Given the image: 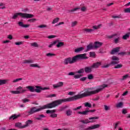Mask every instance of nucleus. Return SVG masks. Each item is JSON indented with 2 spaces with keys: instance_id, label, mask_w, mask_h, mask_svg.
Returning <instances> with one entry per match:
<instances>
[{
  "instance_id": "obj_1",
  "label": "nucleus",
  "mask_w": 130,
  "mask_h": 130,
  "mask_svg": "<svg viewBox=\"0 0 130 130\" xmlns=\"http://www.w3.org/2000/svg\"><path fill=\"white\" fill-rule=\"evenodd\" d=\"M84 98V92L82 94L75 95L74 96L70 97L69 98L57 100L46 105H44L43 107H41L39 109H37L36 107H32L30 109L29 111L27 112V113L28 115H31V114H34V113L39 112V111H41V110H43V109L54 108V107H56V106L60 105V104L63 103V102H71L72 101H76V100L82 99V98Z\"/></svg>"
},
{
  "instance_id": "obj_2",
  "label": "nucleus",
  "mask_w": 130,
  "mask_h": 130,
  "mask_svg": "<svg viewBox=\"0 0 130 130\" xmlns=\"http://www.w3.org/2000/svg\"><path fill=\"white\" fill-rule=\"evenodd\" d=\"M18 16H20V17L23 19H32V18H34V15L33 14L18 12L15 13L12 16V19L16 20Z\"/></svg>"
},
{
  "instance_id": "obj_3",
  "label": "nucleus",
  "mask_w": 130,
  "mask_h": 130,
  "mask_svg": "<svg viewBox=\"0 0 130 130\" xmlns=\"http://www.w3.org/2000/svg\"><path fill=\"white\" fill-rule=\"evenodd\" d=\"M75 62H76L75 56L67 58L63 61V63L65 65H68L69 63L70 64H72V63H75Z\"/></svg>"
},
{
  "instance_id": "obj_4",
  "label": "nucleus",
  "mask_w": 130,
  "mask_h": 130,
  "mask_svg": "<svg viewBox=\"0 0 130 130\" xmlns=\"http://www.w3.org/2000/svg\"><path fill=\"white\" fill-rule=\"evenodd\" d=\"M74 58H75V61H78V60H80V59H87L88 57L86 56V54H78L74 56Z\"/></svg>"
},
{
  "instance_id": "obj_5",
  "label": "nucleus",
  "mask_w": 130,
  "mask_h": 130,
  "mask_svg": "<svg viewBox=\"0 0 130 130\" xmlns=\"http://www.w3.org/2000/svg\"><path fill=\"white\" fill-rule=\"evenodd\" d=\"M96 110H85L82 112H77L78 114H80L81 115H88L89 112H95Z\"/></svg>"
},
{
  "instance_id": "obj_6",
  "label": "nucleus",
  "mask_w": 130,
  "mask_h": 130,
  "mask_svg": "<svg viewBox=\"0 0 130 130\" xmlns=\"http://www.w3.org/2000/svg\"><path fill=\"white\" fill-rule=\"evenodd\" d=\"M62 86H63V82H59L57 84L53 85L54 89H58V88H61Z\"/></svg>"
},
{
  "instance_id": "obj_7",
  "label": "nucleus",
  "mask_w": 130,
  "mask_h": 130,
  "mask_svg": "<svg viewBox=\"0 0 130 130\" xmlns=\"http://www.w3.org/2000/svg\"><path fill=\"white\" fill-rule=\"evenodd\" d=\"M99 127H100V124H97L89 126L88 128H86L84 129V130L95 129L96 128H99Z\"/></svg>"
},
{
  "instance_id": "obj_8",
  "label": "nucleus",
  "mask_w": 130,
  "mask_h": 130,
  "mask_svg": "<svg viewBox=\"0 0 130 130\" xmlns=\"http://www.w3.org/2000/svg\"><path fill=\"white\" fill-rule=\"evenodd\" d=\"M101 64H102L101 62H96L93 63L91 66L92 69H98Z\"/></svg>"
},
{
  "instance_id": "obj_9",
  "label": "nucleus",
  "mask_w": 130,
  "mask_h": 130,
  "mask_svg": "<svg viewBox=\"0 0 130 130\" xmlns=\"http://www.w3.org/2000/svg\"><path fill=\"white\" fill-rule=\"evenodd\" d=\"M18 24L19 27H21L22 28H28L30 27V24H24V22L22 21L18 22Z\"/></svg>"
},
{
  "instance_id": "obj_10",
  "label": "nucleus",
  "mask_w": 130,
  "mask_h": 130,
  "mask_svg": "<svg viewBox=\"0 0 130 130\" xmlns=\"http://www.w3.org/2000/svg\"><path fill=\"white\" fill-rule=\"evenodd\" d=\"M102 44H103V43L100 42H95L93 45V47L95 49H97V48H99V47L102 46Z\"/></svg>"
},
{
  "instance_id": "obj_11",
  "label": "nucleus",
  "mask_w": 130,
  "mask_h": 130,
  "mask_svg": "<svg viewBox=\"0 0 130 130\" xmlns=\"http://www.w3.org/2000/svg\"><path fill=\"white\" fill-rule=\"evenodd\" d=\"M120 51V47H116L113 48L111 52V54H114L117 52H119Z\"/></svg>"
},
{
  "instance_id": "obj_12",
  "label": "nucleus",
  "mask_w": 130,
  "mask_h": 130,
  "mask_svg": "<svg viewBox=\"0 0 130 130\" xmlns=\"http://www.w3.org/2000/svg\"><path fill=\"white\" fill-rule=\"evenodd\" d=\"M92 69H93V68H92V66L86 67L85 68L84 71H85V73L88 74V73H91V72H92Z\"/></svg>"
},
{
  "instance_id": "obj_13",
  "label": "nucleus",
  "mask_w": 130,
  "mask_h": 130,
  "mask_svg": "<svg viewBox=\"0 0 130 130\" xmlns=\"http://www.w3.org/2000/svg\"><path fill=\"white\" fill-rule=\"evenodd\" d=\"M94 31L93 29L84 28L83 29V33H92Z\"/></svg>"
},
{
  "instance_id": "obj_14",
  "label": "nucleus",
  "mask_w": 130,
  "mask_h": 130,
  "mask_svg": "<svg viewBox=\"0 0 130 130\" xmlns=\"http://www.w3.org/2000/svg\"><path fill=\"white\" fill-rule=\"evenodd\" d=\"M32 122H33V121H32L31 120H28L26 121L25 122V124L23 125V127H24V128H25V127L29 126V125H30V124H31V123Z\"/></svg>"
},
{
  "instance_id": "obj_15",
  "label": "nucleus",
  "mask_w": 130,
  "mask_h": 130,
  "mask_svg": "<svg viewBox=\"0 0 130 130\" xmlns=\"http://www.w3.org/2000/svg\"><path fill=\"white\" fill-rule=\"evenodd\" d=\"M80 122H82V123H84V124H87V123H90L91 122H95V120H92L91 121H90L88 119L86 120H82L81 121H80Z\"/></svg>"
},
{
  "instance_id": "obj_16",
  "label": "nucleus",
  "mask_w": 130,
  "mask_h": 130,
  "mask_svg": "<svg viewBox=\"0 0 130 130\" xmlns=\"http://www.w3.org/2000/svg\"><path fill=\"white\" fill-rule=\"evenodd\" d=\"M26 89H28L30 92H35V87L32 86H27L26 87Z\"/></svg>"
},
{
  "instance_id": "obj_17",
  "label": "nucleus",
  "mask_w": 130,
  "mask_h": 130,
  "mask_svg": "<svg viewBox=\"0 0 130 130\" xmlns=\"http://www.w3.org/2000/svg\"><path fill=\"white\" fill-rule=\"evenodd\" d=\"M36 87L37 88L35 89V92H36L37 93H40L42 90V87L39 86H36Z\"/></svg>"
},
{
  "instance_id": "obj_18",
  "label": "nucleus",
  "mask_w": 130,
  "mask_h": 130,
  "mask_svg": "<svg viewBox=\"0 0 130 130\" xmlns=\"http://www.w3.org/2000/svg\"><path fill=\"white\" fill-rule=\"evenodd\" d=\"M66 114L67 116H71L73 114V111L71 109H68L66 111Z\"/></svg>"
},
{
  "instance_id": "obj_19",
  "label": "nucleus",
  "mask_w": 130,
  "mask_h": 130,
  "mask_svg": "<svg viewBox=\"0 0 130 130\" xmlns=\"http://www.w3.org/2000/svg\"><path fill=\"white\" fill-rule=\"evenodd\" d=\"M15 126L16 127H19V128H25V127H24V125L22 126V123L20 122L15 123Z\"/></svg>"
},
{
  "instance_id": "obj_20",
  "label": "nucleus",
  "mask_w": 130,
  "mask_h": 130,
  "mask_svg": "<svg viewBox=\"0 0 130 130\" xmlns=\"http://www.w3.org/2000/svg\"><path fill=\"white\" fill-rule=\"evenodd\" d=\"M57 43L58 44L56 45V47H58V48H59V47H61V46H63V45H64V43L62 42H59V41H58Z\"/></svg>"
},
{
  "instance_id": "obj_21",
  "label": "nucleus",
  "mask_w": 130,
  "mask_h": 130,
  "mask_svg": "<svg viewBox=\"0 0 130 130\" xmlns=\"http://www.w3.org/2000/svg\"><path fill=\"white\" fill-rule=\"evenodd\" d=\"M129 35L130 32L126 34L125 35L123 36L122 39H123V40H126V39L129 38Z\"/></svg>"
},
{
  "instance_id": "obj_22",
  "label": "nucleus",
  "mask_w": 130,
  "mask_h": 130,
  "mask_svg": "<svg viewBox=\"0 0 130 130\" xmlns=\"http://www.w3.org/2000/svg\"><path fill=\"white\" fill-rule=\"evenodd\" d=\"M94 48V45H92V44H89L87 46V49L86 50V52L90 49H93Z\"/></svg>"
},
{
  "instance_id": "obj_23",
  "label": "nucleus",
  "mask_w": 130,
  "mask_h": 130,
  "mask_svg": "<svg viewBox=\"0 0 130 130\" xmlns=\"http://www.w3.org/2000/svg\"><path fill=\"white\" fill-rule=\"evenodd\" d=\"M33 62H34V60L32 59H27L23 61V63H33Z\"/></svg>"
},
{
  "instance_id": "obj_24",
  "label": "nucleus",
  "mask_w": 130,
  "mask_h": 130,
  "mask_svg": "<svg viewBox=\"0 0 130 130\" xmlns=\"http://www.w3.org/2000/svg\"><path fill=\"white\" fill-rule=\"evenodd\" d=\"M20 116V115H16V114H14L12 116H11L10 118H9V119L11 120V119H16V118H18V117H19Z\"/></svg>"
},
{
  "instance_id": "obj_25",
  "label": "nucleus",
  "mask_w": 130,
  "mask_h": 130,
  "mask_svg": "<svg viewBox=\"0 0 130 130\" xmlns=\"http://www.w3.org/2000/svg\"><path fill=\"white\" fill-rule=\"evenodd\" d=\"M55 112H56V110H48L46 111V113H47V114L51 113V114L55 113Z\"/></svg>"
},
{
  "instance_id": "obj_26",
  "label": "nucleus",
  "mask_w": 130,
  "mask_h": 130,
  "mask_svg": "<svg viewBox=\"0 0 130 130\" xmlns=\"http://www.w3.org/2000/svg\"><path fill=\"white\" fill-rule=\"evenodd\" d=\"M101 26H102V24H99L98 25H93L92 26L93 29L94 30H98V29H100L101 28Z\"/></svg>"
},
{
  "instance_id": "obj_27",
  "label": "nucleus",
  "mask_w": 130,
  "mask_h": 130,
  "mask_svg": "<svg viewBox=\"0 0 130 130\" xmlns=\"http://www.w3.org/2000/svg\"><path fill=\"white\" fill-rule=\"evenodd\" d=\"M77 25H78V21H74L71 22V27L72 28H74V27H75Z\"/></svg>"
},
{
  "instance_id": "obj_28",
  "label": "nucleus",
  "mask_w": 130,
  "mask_h": 130,
  "mask_svg": "<svg viewBox=\"0 0 130 130\" xmlns=\"http://www.w3.org/2000/svg\"><path fill=\"white\" fill-rule=\"evenodd\" d=\"M122 106H123V103L120 102L116 105V107H117V108H121Z\"/></svg>"
},
{
  "instance_id": "obj_29",
  "label": "nucleus",
  "mask_w": 130,
  "mask_h": 130,
  "mask_svg": "<svg viewBox=\"0 0 130 130\" xmlns=\"http://www.w3.org/2000/svg\"><path fill=\"white\" fill-rule=\"evenodd\" d=\"M29 67L31 68H38V69H40V66H38V64L35 63V64H30Z\"/></svg>"
},
{
  "instance_id": "obj_30",
  "label": "nucleus",
  "mask_w": 130,
  "mask_h": 130,
  "mask_svg": "<svg viewBox=\"0 0 130 130\" xmlns=\"http://www.w3.org/2000/svg\"><path fill=\"white\" fill-rule=\"evenodd\" d=\"M8 80L6 79L4 80H0V85H5V84H7Z\"/></svg>"
},
{
  "instance_id": "obj_31",
  "label": "nucleus",
  "mask_w": 130,
  "mask_h": 130,
  "mask_svg": "<svg viewBox=\"0 0 130 130\" xmlns=\"http://www.w3.org/2000/svg\"><path fill=\"white\" fill-rule=\"evenodd\" d=\"M57 42H58V40H56V41H54L53 43H52L49 45L48 47L49 48H51V47H52V46H53V45H55V44H56V43H57Z\"/></svg>"
},
{
  "instance_id": "obj_32",
  "label": "nucleus",
  "mask_w": 130,
  "mask_h": 130,
  "mask_svg": "<svg viewBox=\"0 0 130 130\" xmlns=\"http://www.w3.org/2000/svg\"><path fill=\"white\" fill-rule=\"evenodd\" d=\"M39 117H37L35 118V119H37V120H41V119H42V118H44L45 117V116L44 115H39Z\"/></svg>"
},
{
  "instance_id": "obj_33",
  "label": "nucleus",
  "mask_w": 130,
  "mask_h": 130,
  "mask_svg": "<svg viewBox=\"0 0 130 130\" xmlns=\"http://www.w3.org/2000/svg\"><path fill=\"white\" fill-rule=\"evenodd\" d=\"M58 21H59V18L56 17L53 20L52 24H55V23H57Z\"/></svg>"
},
{
  "instance_id": "obj_34",
  "label": "nucleus",
  "mask_w": 130,
  "mask_h": 130,
  "mask_svg": "<svg viewBox=\"0 0 130 130\" xmlns=\"http://www.w3.org/2000/svg\"><path fill=\"white\" fill-rule=\"evenodd\" d=\"M127 78H129V74H126L122 77V78L121 79V81H123L124 80H126Z\"/></svg>"
},
{
  "instance_id": "obj_35",
  "label": "nucleus",
  "mask_w": 130,
  "mask_h": 130,
  "mask_svg": "<svg viewBox=\"0 0 130 130\" xmlns=\"http://www.w3.org/2000/svg\"><path fill=\"white\" fill-rule=\"evenodd\" d=\"M84 47H80L75 50V52H80V51H82L83 50Z\"/></svg>"
},
{
  "instance_id": "obj_36",
  "label": "nucleus",
  "mask_w": 130,
  "mask_h": 130,
  "mask_svg": "<svg viewBox=\"0 0 130 130\" xmlns=\"http://www.w3.org/2000/svg\"><path fill=\"white\" fill-rule=\"evenodd\" d=\"M46 55V56H48V57H52V56H55V54L48 53H47Z\"/></svg>"
},
{
  "instance_id": "obj_37",
  "label": "nucleus",
  "mask_w": 130,
  "mask_h": 130,
  "mask_svg": "<svg viewBox=\"0 0 130 130\" xmlns=\"http://www.w3.org/2000/svg\"><path fill=\"white\" fill-rule=\"evenodd\" d=\"M78 10H80V8H75L71 10H69L68 13H72L73 12H76V11H78Z\"/></svg>"
},
{
  "instance_id": "obj_38",
  "label": "nucleus",
  "mask_w": 130,
  "mask_h": 130,
  "mask_svg": "<svg viewBox=\"0 0 130 130\" xmlns=\"http://www.w3.org/2000/svg\"><path fill=\"white\" fill-rule=\"evenodd\" d=\"M84 106L85 107H89V108H91V107H92V105L89 103L86 102L84 103Z\"/></svg>"
},
{
  "instance_id": "obj_39",
  "label": "nucleus",
  "mask_w": 130,
  "mask_h": 130,
  "mask_svg": "<svg viewBox=\"0 0 130 130\" xmlns=\"http://www.w3.org/2000/svg\"><path fill=\"white\" fill-rule=\"evenodd\" d=\"M77 74H83V73H85V69H81L77 71Z\"/></svg>"
},
{
  "instance_id": "obj_40",
  "label": "nucleus",
  "mask_w": 130,
  "mask_h": 130,
  "mask_svg": "<svg viewBox=\"0 0 130 130\" xmlns=\"http://www.w3.org/2000/svg\"><path fill=\"white\" fill-rule=\"evenodd\" d=\"M30 45L34 47H39L38 44L37 42L31 43H30Z\"/></svg>"
},
{
  "instance_id": "obj_41",
  "label": "nucleus",
  "mask_w": 130,
  "mask_h": 130,
  "mask_svg": "<svg viewBox=\"0 0 130 130\" xmlns=\"http://www.w3.org/2000/svg\"><path fill=\"white\" fill-rule=\"evenodd\" d=\"M36 21H37V19H36V18H32L30 19H28L27 20V22H29V23H34V22H36Z\"/></svg>"
},
{
  "instance_id": "obj_42",
  "label": "nucleus",
  "mask_w": 130,
  "mask_h": 130,
  "mask_svg": "<svg viewBox=\"0 0 130 130\" xmlns=\"http://www.w3.org/2000/svg\"><path fill=\"white\" fill-rule=\"evenodd\" d=\"M12 94H20V93H21V92L20 91L18 90H11L10 91Z\"/></svg>"
},
{
  "instance_id": "obj_43",
  "label": "nucleus",
  "mask_w": 130,
  "mask_h": 130,
  "mask_svg": "<svg viewBox=\"0 0 130 130\" xmlns=\"http://www.w3.org/2000/svg\"><path fill=\"white\" fill-rule=\"evenodd\" d=\"M47 25L45 24H41L40 25L38 26V28H47Z\"/></svg>"
},
{
  "instance_id": "obj_44",
  "label": "nucleus",
  "mask_w": 130,
  "mask_h": 130,
  "mask_svg": "<svg viewBox=\"0 0 130 130\" xmlns=\"http://www.w3.org/2000/svg\"><path fill=\"white\" fill-rule=\"evenodd\" d=\"M118 63H119V61H112L110 63V64L115 65L118 64Z\"/></svg>"
},
{
  "instance_id": "obj_45",
  "label": "nucleus",
  "mask_w": 130,
  "mask_h": 130,
  "mask_svg": "<svg viewBox=\"0 0 130 130\" xmlns=\"http://www.w3.org/2000/svg\"><path fill=\"white\" fill-rule=\"evenodd\" d=\"M121 68H122V64H118L116 66H115L114 69H120Z\"/></svg>"
},
{
  "instance_id": "obj_46",
  "label": "nucleus",
  "mask_w": 130,
  "mask_h": 130,
  "mask_svg": "<svg viewBox=\"0 0 130 130\" xmlns=\"http://www.w3.org/2000/svg\"><path fill=\"white\" fill-rule=\"evenodd\" d=\"M112 60H119V58L116 57V56H113L112 57Z\"/></svg>"
},
{
  "instance_id": "obj_47",
  "label": "nucleus",
  "mask_w": 130,
  "mask_h": 130,
  "mask_svg": "<svg viewBox=\"0 0 130 130\" xmlns=\"http://www.w3.org/2000/svg\"><path fill=\"white\" fill-rule=\"evenodd\" d=\"M81 12H86L87 11V7L86 6H83L81 8Z\"/></svg>"
},
{
  "instance_id": "obj_48",
  "label": "nucleus",
  "mask_w": 130,
  "mask_h": 130,
  "mask_svg": "<svg viewBox=\"0 0 130 130\" xmlns=\"http://www.w3.org/2000/svg\"><path fill=\"white\" fill-rule=\"evenodd\" d=\"M104 106L105 107V110L106 111H108V110H110V107H108L107 105H104Z\"/></svg>"
},
{
  "instance_id": "obj_49",
  "label": "nucleus",
  "mask_w": 130,
  "mask_h": 130,
  "mask_svg": "<svg viewBox=\"0 0 130 130\" xmlns=\"http://www.w3.org/2000/svg\"><path fill=\"white\" fill-rule=\"evenodd\" d=\"M23 80V78H17L16 79H15L13 80V83H17V82H19V81H22Z\"/></svg>"
},
{
  "instance_id": "obj_50",
  "label": "nucleus",
  "mask_w": 130,
  "mask_h": 130,
  "mask_svg": "<svg viewBox=\"0 0 130 130\" xmlns=\"http://www.w3.org/2000/svg\"><path fill=\"white\" fill-rule=\"evenodd\" d=\"M81 108H82V106H80L79 107H78L77 108H75L73 109V110L74 111H77V110H80V109H81Z\"/></svg>"
},
{
  "instance_id": "obj_51",
  "label": "nucleus",
  "mask_w": 130,
  "mask_h": 130,
  "mask_svg": "<svg viewBox=\"0 0 130 130\" xmlns=\"http://www.w3.org/2000/svg\"><path fill=\"white\" fill-rule=\"evenodd\" d=\"M50 117H52V118H54V117H57V114L54 113V114H51L50 115Z\"/></svg>"
},
{
  "instance_id": "obj_52",
  "label": "nucleus",
  "mask_w": 130,
  "mask_h": 130,
  "mask_svg": "<svg viewBox=\"0 0 130 130\" xmlns=\"http://www.w3.org/2000/svg\"><path fill=\"white\" fill-rule=\"evenodd\" d=\"M47 98H52V97H56V94H50L49 95H47Z\"/></svg>"
},
{
  "instance_id": "obj_53",
  "label": "nucleus",
  "mask_w": 130,
  "mask_h": 130,
  "mask_svg": "<svg viewBox=\"0 0 130 130\" xmlns=\"http://www.w3.org/2000/svg\"><path fill=\"white\" fill-rule=\"evenodd\" d=\"M111 65V64H107L106 65L103 66L102 67V68H103V69H106L107 68H109V67H110V66Z\"/></svg>"
},
{
  "instance_id": "obj_54",
  "label": "nucleus",
  "mask_w": 130,
  "mask_h": 130,
  "mask_svg": "<svg viewBox=\"0 0 130 130\" xmlns=\"http://www.w3.org/2000/svg\"><path fill=\"white\" fill-rule=\"evenodd\" d=\"M55 37H56V36H54V35H51V36H48V38L49 39H52L53 38H55Z\"/></svg>"
},
{
  "instance_id": "obj_55",
  "label": "nucleus",
  "mask_w": 130,
  "mask_h": 130,
  "mask_svg": "<svg viewBox=\"0 0 130 130\" xmlns=\"http://www.w3.org/2000/svg\"><path fill=\"white\" fill-rule=\"evenodd\" d=\"M87 78L89 80H92L93 79V78H94V77L93 76V75L90 74V75H88Z\"/></svg>"
},
{
  "instance_id": "obj_56",
  "label": "nucleus",
  "mask_w": 130,
  "mask_h": 130,
  "mask_svg": "<svg viewBox=\"0 0 130 130\" xmlns=\"http://www.w3.org/2000/svg\"><path fill=\"white\" fill-rule=\"evenodd\" d=\"M16 45H22L23 44V42H16L15 43Z\"/></svg>"
},
{
  "instance_id": "obj_57",
  "label": "nucleus",
  "mask_w": 130,
  "mask_h": 130,
  "mask_svg": "<svg viewBox=\"0 0 130 130\" xmlns=\"http://www.w3.org/2000/svg\"><path fill=\"white\" fill-rule=\"evenodd\" d=\"M82 77V75H76L74 76L75 79H80Z\"/></svg>"
},
{
  "instance_id": "obj_58",
  "label": "nucleus",
  "mask_w": 130,
  "mask_h": 130,
  "mask_svg": "<svg viewBox=\"0 0 130 130\" xmlns=\"http://www.w3.org/2000/svg\"><path fill=\"white\" fill-rule=\"evenodd\" d=\"M124 54H126L125 52H120L118 53V55H124Z\"/></svg>"
},
{
  "instance_id": "obj_59",
  "label": "nucleus",
  "mask_w": 130,
  "mask_h": 130,
  "mask_svg": "<svg viewBox=\"0 0 130 130\" xmlns=\"http://www.w3.org/2000/svg\"><path fill=\"white\" fill-rule=\"evenodd\" d=\"M114 36H116V34L113 35H111V36H108L107 37H108L109 39H112L113 38H114Z\"/></svg>"
},
{
  "instance_id": "obj_60",
  "label": "nucleus",
  "mask_w": 130,
  "mask_h": 130,
  "mask_svg": "<svg viewBox=\"0 0 130 130\" xmlns=\"http://www.w3.org/2000/svg\"><path fill=\"white\" fill-rule=\"evenodd\" d=\"M22 101L23 103H27V102H29V99H23Z\"/></svg>"
},
{
  "instance_id": "obj_61",
  "label": "nucleus",
  "mask_w": 130,
  "mask_h": 130,
  "mask_svg": "<svg viewBox=\"0 0 130 130\" xmlns=\"http://www.w3.org/2000/svg\"><path fill=\"white\" fill-rule=\"evenodd\" d=\"M122 113V114H126V113H127V111H126V109H123Z\"/></svg>"
},
{
  "instance_id": "obj_62",
  "label": "nucleus",
  "mask_w": 130,
  "mask_h": 130,
  "mask_svg": "<svg viewBox=\"0 0 130 130\" xmlns=\"http://www.w3.org/2000/svg\"><path fill=\"white\" fill-rule=\"evenodd\" d=\"M119 39H120L119 38H118L115 39L114 42H115V43L116 44H117V43H118V41H119Z\"/></svg>"
},
{
  "instance_id": "obj_63",
  "label": "nucleus",
  "mask_w": 130,
  "mask_h": 130,
  "mask_svg": "<svg viewBox=\"0 0 130 130\" xmlns=\"http://www.w3.org/2000/svg\"><path fill=\"white\" fill-rule=\"evenodd\" d=\"M125 13H130V9L129 8H126L124 10Z\"/></svg>"
},
{
  "instance_id": "obj_64",
  "label": "nucleus",
  "mask_w": 130,
  "mask_h": 130,
  "mask_svg": "<svg viewBox=\"0 0 130 130\" xmlns=\"http://www.w3.org/2000/svg\"><path fill=\"white\" fill-rule=\"evenodd\" d=\"M89 54H90V56H95V52H90L89 53Z\"/></svg>"
}]
</instances>
